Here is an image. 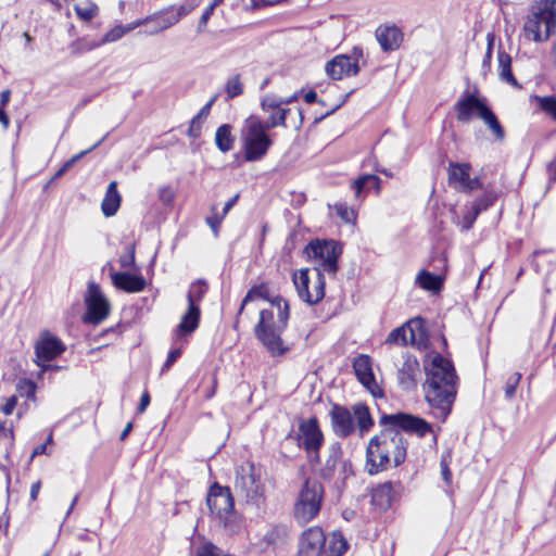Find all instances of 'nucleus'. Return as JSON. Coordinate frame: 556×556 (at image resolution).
I'll return each instance as SVG.
<instances>
[{
  "instance_id": "50",
  "label": "nucleus",
  "mask_w": 556,
  "mask_h": 556,
  "mask_svg": "<svg viewBox=\"0 0 556 556\" xmlns=\"http://www.w3.org/2000/svg\"><path fill=\"white\" fill-rule=\"evenodd\" d=\"M520 380H521L520 372H515L511 376H509V378L507 379L506 384H505V397L507 400H510L515 396L516 389H517Z\"/></svg>"
},
{
  "instance_id": "14",
  "label": "nucleus",
  "mask_w": 556,
  "mask_h": 556,
  "mask_svg": "<svg viewBox=\"0 0 556 556\" xmlns=\"http://www.w3.org/2000/svg\"><path fill=\"white\" fill-rule=\"evenodd\" d=\"M86 317L85 321L91 324H100L110 313V303L101 292V289L94 282L88 286V295L86 298Z\"/></svg>"
},
{
  "instance_id": "18",
  "label": "nucleus",
  "mask_w": 556,
  "mask_h": 556,
  "mask_svg": "<svg viewBox=\"0 0 556 556\" xmlns=\"http://www.w3.org/2000/svg\"><path fill=\"white\" fill-rule=\"evenodd\" d=\"M65 350L63 343L56 338L52 336L43 337L36 344V356L39 359L38 365L42 368V371L52 369L56 370L59 367L52 365H45L43 362H50Z\"/></svg>"
},
{
  "instance_id": "22",
  "label": "nucleus",
  "mask_w": 556,
  "mask_h": 556,
  "mask_svg": "<svg viewBox=\"0 0 556 556\" xmlns=\"http://www.w3.org/2000/svg\"><path fill=\"white\" fill-rule=\"evenodd\" d=\"M420 374V366L417 358L406 355L402 366L397 370V381L403 390H412L417 384V376Z\"/></svg>"
},
{
  "instance_id": "44",
  "label": "nucleus",
  "mask_w": 556,
  "mask_h": 556,
  "mask_svg": "<svg viewBox=\"0 0 556 556\" xmlns=\"http://www.w3.org/2000/svg\"><path fill=\"white\" fill-rule=\"evenodd\" d=\"M225 90L229 99L240 96L243 92V84L240 79V75L237 74L229 78L226 83Z\"/></svg>"
},
{
  "instance_id": "19",
  "label": "nucleus",
  "mask_w": 556,
  "mask_h": 556,
  "mask_svg": "<svg viewBox=\"0 0 556 556\" xmlns=\"http://www.w3.org/2000/svg\"><path fill=\"white\" fill-rule=\"evenodd\" d=\"M326 536L318 527H312L303 532L299 543V556H321Z\"/></svg>"
},
{
  "instance_id": "7",
  "label": "nucleus",
  "mask_w": 556,
  "mask_h": 556,
  "mask_svg": "<svg viewBox=\"0 0 556 556\" xmlns=\"http://www.w3.org/2000/svg\"><path fill=\"white\" fill-rule=\"evenodd\" d=\"M206 504L210 511L215 515L224 527L231 533L240 529V520L235 510L233 496L230 489L214 483L207 493Z\"/></svg>"
},
{
  "instance_id": "20",
  "label": "nucleus",
  "mask_w": 556,
  "mask_h": 556,
  "mask_svg": "<svg viewBox=\"0 0 556 556\" xmlns=\"http://www.w3.org/2000/svg\"><path fill=\"white\" fill-rule=\"evenodd\" d=\"M488 108L483 100L469 92L464 93L455 104L457 119L463 123L469 122L473 115L480 117Z\"/></svg>"
},
{
  "instance_id": "39",
  "label": "nucleus",
  "mask_w": 556,
  "mask_h": 556,
  "mask_svg": "<svg viewBox=\"0 0 556 556\" xmlns=\"http://www.w3.org/2000/svg\"><path fill=\"white\" fill-rule=\"evenodd\" d=\"M200 1L198 0H187L185 3L178 7H168V11H170V15L175 18V23L177 24L181 17L188 15L194 8L199 5Z\"/></svg>"
},
{
  "instance_id": "46",
  "label": "nucleus",
  "mask_w": 556,
  "mask_h": 556,
  "mask_svg": "<svg viewBox=\"0 0 556 556\" xmlns=\"http://www.w3.org/2000/svg\"><path fill=\"white\" fill-rule=\"evenodd\" d=\"M333 208L336 210L337 215L344 223H352L355 220V217H356L355 211L352 207H349L346 203H343V202L336 203L333 205Z\"/></svg>"
},
{
  "instance_id": "33",
  "label": "nucleus",
  "mask_w": 556,
  "mask_h": 556,
  "mask_svg": "<svg viewBox=\"0 0 556 556\" xmlns=\"http://www.w3.org/2000/svg\"><path fill=\"white\" fill-rule=\"evenodd\" d=\"M408 342H415V333L410 328V323H407L401 327L393 329L387 337V344H403L406 345Z\"/></svg>"
},
{
  "instance_id": "32",
  "label": "nucleus",
  "mask_w": 556,
  "mask_h": 556,
  "mask_svg": "<svg viewBox=\"0 0 556 556\" xmlns=\"http://www.w3.org/2000/svg\"><path fill=\"white\" fill-rule=\"evenodd\" d=\"M498 76L502 81H505L514 87L518 86V83L511 72V56L504 50H498Z\"/></svg>"
},
{
  "instance_id": "35",
  "label": "nucleus",
  "mask_w": 556,
  "mask_h": 556,
  "mask_svg": "<svg viewBox=\"0 0 556 556\" xmlns=\"http://www.w3.org/2000/svg\"><path fill=\"white\" fill-rule=\"evenodd\" d=\"M483 121L485 126L489 128V130L494 136V139L497 141H503L505 139V130L504 127L501 125L497 116L494 114V112L488 108L484 109V112L479 117Z\"/></svg>"
},
{
  "instance_id": "57",
  "label": "nucleus",
  "mask_w": 556,
  "mask_h": 556,
  "mask_svg": "<svg viewBox=\"0 0 556 556\" xmlns=\"http://www.w3.org/2000/svg\"><path fill=\"white\" fill-rule=\"evenodd\" d=\"M479 212L476 211L471 205L468 207L467 212L464 215V227L469 229L472 227L475 220L479 216Z\"/></svg>"
},
{
  "instance_id": "43",
  "label": "nucleus",
  "mask_w": 556,
  "mask_h": 556,
  "mask_svg": "<svg viewBox=\"0 0 556 556\" xmlns=\"http://www.w3.org/2000/svg\"><path fill=\"white\" fill-rule=\"evenodd\" d=\"M206 291H207V285L204 281H198V282L192 283V286L190 287V290L188 292V295H187L188 304L189 305H191V303L198 304V302H200L202 300V298L206 293Z\"/></svg>"
},
{
  "instance_id": "64",
  "label": "nucleus",
  "mask_w": 556,
  "mask_h": 556,
  "mask_svg": "<svg viewBox=\"0 0 556 556\" xmlns=\"http://www.w3.org/2000/svg\"><path fill=\"white\" fill-rule=\"evenodd\" d=\"M139 26H146L147 27V24H146V22H143V18L137 20L135 22H131V23L123 26V28L125 30V34H128V33L132 31L134 29H136Z\"/></svg>"
},
{
  "instance_id": "58",
  "label": "nucleus",
  "mask_w": 556,
  "mask_h": 556,
  "mask_svg": "<svg viewBox=\"0 0 556 556\" xmlns=\"http://www.w3.org/2000/svg\"><path fill=\"white\" fill-rule=\"evenodd\" d=\"M17 405V397L15 395H12L10 397L7 399L5 403L0 407V410L9 416L13 413V410L15 409Z\"/></svg>"
},
{
  "instance_id": "56",
  "label": "nucleus",
  "mask_w": 556,
  "mask_h": 556,
  "mask_svg": "<svg viewBox=\"0 0 556 556\" xmlns=\"http://www.w3.org/2000/svg\"><path fill=\"white\" fill-rule=\"evenodd\" d=\"M212 211H213V214L211 216L206 217V224L211 227L214 236L217 237L218 228L222 224V220L224 219V216L223 215L218 216L217 213L215 212V207H213Z\"/></svg>"
},
{
  "instance_id": "5",
  "label": "nucleus",
  "mask_w": 556,
  "mask_h": 556,
  "mask_svg": "<svg viewBox=\"0 0 556 556\" xmlns=\"http://www.w3.org/2000/svg\"><path fill=\"white\" fill-rule=\"evenodd\" d=\"M525 37L535 42L547 41L556 34V0H540L530 10L523 24Z\"/></svg>"
},
{
  "instance_id": "40",
  "label": "nucleus",
  "mask_w": 556,
  "mask_h": 556,
  "mask_svg": "<svg viewBox=\"0 0 556 556\" xmlns=\"http://www.w3.org/2000/svg\"><path fill=\"white\" fill-rule=\"evenodd\" d=\"M290 110L271 111L266 122H263V126L267 130L275 127H287L286 119Z\"/></svg>"
},
{
  "instance_id": "34",
  "label": "nucleus",
  "mask_w": 556,
  "mask_h": 556,
  "mask_svg": "<svg viewBox=\"0 0 556 556\" xmlns=\"http://www.w3.org/2000/svg\"><path fill=\"white\" fill-rule=\"evenodd\" d=\"M231 129L229 124H223L215 132V144L223 153L229 152L233 148L235 137Z\"/></svg>"
},
{
  "instance_id": "62",
  "label": "nucleus",
  "mask_w": 556,
  "mask_h": 556,
  "mask_svg": "<svg viewBox=\"0 0 556 556\" xmlns=\"http://www.w3.org/2000/svg\"><path fill=\"white\" fill-rule=\"evenodd\" d=\"M159 197L163 203L169 204L174 200V192L170 188L164 187L160 190Z\"/></svg>"
},
{
  "instance_id": "51",
  "label": "nucleus",
  "mask_w": 556,
  "mask_h": 556,
  "mask_svg": "<svg viewBox=\"0 0 556 556\" xmlns=\"http://www.w3.org/2000/svg\"><path fill=\"white\" fill-rule=\"evenodd\" d=\"M283 529L280 527L270 528L267 533L264 535V542L267 545H277L282 541Z\"/></svg>"
},
{
  "instance_id": "37",
  "label": "nucleus",
  "mask_w": 556,
  "mask_h": 556,
  "mask_svg": "<svg viewBox=\"0 0 556 556\" xmlns=\"http://www.w3.org/2000/svg\"><path fill=\"white\" fill-rule=\"evenodd\" d=\"M275 296H271L270 294V291H269V288L267 285L265 283H261L258 286H253L247 293V295L244 296L242 303H241V306H240V309H239V315L242 314L245 305L249 303V302H252L256 299H262V300H265V301H268L270 304H271V300L274 299Z\"/></svg>"
},
{
  "instance_id": "27",
  "label": "nucleus",
  "mask_w": 556,
  "mask_h": 556,
  "mask_svg": "<svg viewBox=\"0 0 556 556\" xmlns=\"http://www.w3.org/2000/svg\"><path fill=\"white\" fill-rule=\"evenodd\" d=\"M380 184L381 179L378 176L366 174L355 179L351 188L354 190L355 199L359 200L363 199L370 189H375L379 193L381 189Z\"/></svg>"
},
{
  "instance_id": "11",
  "label": "nucleus",
  "mask_w": 556,
  "mask_h": 556,
  "mask_svg": "<svg viewBox=\"0 0 556 556\" xmlns=\"http://www.w3.org/2000/svg\"><path fill=\"white\" fill-rule=\"evenodd\" d=\"M235 492L247 504L260 505L263 497V484L253 464L247 463L237 468Z\"/></svg>"
},
{
  "instance_id": "53",
  "label": "nucleus",
  "mask_w": 556,
  "mask_h": 556,
  "mask_svg": "<svg viewBox=\"0 0 556 556\" xmlns=\"http://www.w3.org/2000/svg\"><path fill=\"white\" fill-rule=\"evenodd\" d=\"M106 136H104L102 139H100L98 142H96L91 148L81 151L78 154H75L70 160H67L62 166L63 170H68L77 161H79L83 156H85L87 153L92 151L93 149L98 148L105 139Z\"/></svg>"
},
{
  "instance_id": "47",
  "label": "nucleus",
  "mask_w": 556,
  "mask_h": 556,
  "mask_svg": "<svg viewBox=\"0 0 556 556\" xmlns=\"http://www.w3.org/2000/svg\"><path fill=\"white\" fill-rule=\"evenodd\" d=\"M75 12L79 18L90 21L98 14V7L94 3H88L85 7L76 4Z\"/></svg>"
},
{
  "instance_id": "24",
  "label": "nucleus",
  "mask_w": 556,
  "mask_h": 556,
  "mask_svg": "<svg viewBox=\"0 0 556 556\" xmlns=\"http://www.w3.org/2000/svg\"><path fill=\"white\" fill-rule=\"evenodd\" d=\"M143 22L147 24L143 30L146 35H156L176 24L167 8L144 17Z\"/></svg>"
},
{
  "instance_id": "4",
  "label": "nucleus",
  "mask_w": 556,
  "mask_h": 556,
  "mask_svg": "<svg viewBox=\"0 0 556 556\" xmlns=\"http://www.w3.org/2000/svg\"><path fill=\"white\" fill-rule=\"evenodd\" d=\"M331 427L336 435L346 438L355 430L364 437L374 426V419L367 405L358 403L348 407L334 404L329 412Z\"/></svg>"
},
{
  "instance_id": "15",
  "label": "nucleus",
  "mask_w": 556,
  "mask_h": 556,
  "mask_svg": "<svg viewBox=\"0 0 556 556\" xmlns=\"http://www.w3.org/2000/svg\"><path fill=\"white\" fill-rule=\"evenodd\" d=\"M380 422L400 428L408 433H415L418 437H425L432 430L430 424L425 419L405 413L383 415Z\"/></svg>"
},
{
  "instance_id": "63",
  "label": "nucleus",
  "mask_w": 556,
  "mask_h": 556,
  "mask_svg": "<svg viewBox=\"0 0 556 556\" xmlns=\"http://www.w3.org/2000/svg\"><path fill=\"white\" fill-rule=\"evenodd\" d=\"M149 404H150V394L148 391H144L141 395L140 403L137 408L138 413L142 414L147 409Z\"/></svg>"
},
{
  "instance_id": "29",
  "label": "nucleus",
  "mask_w": 556,
  "mask_h": 556,
  "mask_svg": "<svg viewBox=\"0 0 556 556\" xmlns=\"http://www.w3.org/2000/svg\"><path fill=\"white\" fill-rule=\"evenodd\" d=\"M121 206V195L117 191V182L111 181L108 186L101 210L104 216L111 217L116 214Z\"/></svg>"
},
{
  "instance_id": "30",
  "label": "nucleus",
  "mask_w": 556,
  "mask_h": 556,
  "mask_svg": "<svg viewBox=\"0 0 556 556\" xmlns=\"http://www.w3.org/2000/svg\"><path fill=\"white\" fill-rule=\"evenodd\" d=\"M200 320V307L198 304L189 305L187 313L182 316L177 333L179 334H187L193 332L198 326Z\"/></svg>"
},
{
  "instance_id": "36",
  "label": "nucleus",
  "mask_w": 556,
  "mask_h": 556,
  "mask_svg": "<svg viewBox=\"0 0 556 556\" xmlns=\"http://www.w3.org/2000/svg\"><path fill=\"white\" fill-rule=\"evenodd\" d=\"M217 96H214L200 111L199 113L191 119L188 136L191 138H198L201 135V127L203 121L208 116L210 111L214 102L216 101Z\"/></svg>"
},
{
  "instance_id": "48",
  "label": "nucleus",
  "mask_w": 556,
  "mask_h": 556,
  "mask_svg": "<svg viewBox=\"0 0 556 556\" xmlns=\"http://www.w3.org/2000/svg\"><path fill=\"white\" fill-rule=\"evenodd\" d=\"M16 391L21 396H26L28 399L34 397L36 392V384L34 381L29 379H20L16 383Z\"/></svg>"
},
{
  "instance_id": "16",
  "label": "nucleus",
  "mask_w": 556,
  "mask_h": 556,
  "mask_svg": "<svg viewBox=\"0 0 556 556\" xmlns=\"http://www.w3.org/2000/svg\"><path fill=\"white\" fill-rule=\"evenodd\" d=\"M339 466L340 476L342 480H345L352 473V465L348 460H342L341 445L334 442L328 448V457L320 468V477L325 480L332 479Z\"/></svg>"
},
{
  "instance_id": "9",
  "label": "nucleus",
  "mask_w": 556,
  "mask_h": 556,
  "mask_svg": "<svg viewBox=\"0 0 556 556\" xmlns=\"http://www.w3.org/2000/svg\"><path fill=\"white\" fill-rule=\"evenodd\" d=\"M324 486L315 479H307L302 485L294 506V517L300 523L314 519L321 507Z\"/></svg>"
},
{
  "instance_id": "12",
  "label": "nucleus",
  "mask_w": 556,
  "mask_h": 556,
  "mask_svg": "<svg viewBox=\"0 0 556 556\" xmlns=\"http://www.w3.org/2000/svg\"><path fill=\"white\" fill-rule=\"evenodd\" d=\"M324 435L316 418L302 421L299 426V445L308 454L311 462H319V448Z\"/></svg>"
},
{
  "instance_id": "21",
  "label": "nucleus",
  "mask_w": 556,
  "mask_h": 556,
  "mask_svg": "<svg viewBox=\"0 0 556 556\" xmlns=\"http://www.w3.org/2000/svg\"><path fill=\"white\" fill-rule=\"evenodd\" d=\"M325 71L327 75L334 80L342 79L344 76H354L359 72L357 60L351 56L340 54L326 63Z\"/></svg>"
},
{
  "instance_id": "28",
  "label": "nucleus",
  "mask_w": 556,
  "mask_h": 556,
  "mask_svg": "<svg viewBox=\"0 0 556 556\" xmlns=\"http://www.w3.org/2000/svg\"><path fill=\"white\" fill-rule=\"evenodd\" d=\"M444 283V277L440 275H434L426 269H421L416 278L415 285L421 288L422 290L439 293Z\"/></svg>"
},
{
  "instance_id": "55",
  "label": "nucleus",
  "mask_w": 556,
  "mask_h": 556,
  "mask_svg": "<svg viewBox=\"0 0 556 556\" xmlns=\"http://www.w3.org/2000/svg\"><path fill=\"white\" fill-rule=\"evenodd\" d=\"M119 264L122 268H129L135 265V245L127 247L126 252L119 256Z\"/></svg>"
},
{
  "instance_id": "54",
  "label": "nucleus",
  "mask_w": 556,
  "mask_h": 556,
  "mask_svg": "<svg viewBox=\"0 0 556 556\" xmlns=\"http://www.w3.org/2000/svg\"><path fill=\"white\" fill-rule=\"evenodd\" d=\"M106 136H104L102 139H100L98 142H96L91 148L81 151L78 154H75L70 160H67L62 166L63 170H68L77 161H79L83 156H85L87 153L92 151L93 149L98 148L105 139Z\"/></svg>"
},
{
  "instance_id": "8",
  "label": "nucleus",
  "mask_w": 556,
  "mask_h": 556,
  "mask_svg": "<svg viewBox=\"0 0 556 556\" xmlns=\"http://www.w3.org/2000/svg\"><path fill=\"white\" fill-rule=\"evenodd\" d=\"M305 252L309 258H313L315 266L313 270L319 271L325 276L328 274L336 277L339 269V257L342 253V248L333 240H313L306 248Z\"/></svg>"
},
{
  "instance_id": "42",
  "label": "nucleus",
  "mask_w": 556,
  "mask_h": 556,
  "mask_svg": "<svg viewBox=\"0 0 556 556\" xmlns=\"http://www.w3.org/2000/svg\"><path fill=\"white\" fill-rule=\"evenodd\" d=\"M496 193L494 191H486L481 197L477 198L472 203L471 206L478 211L479 213L488 210L490 206L494 204L496 201Z\"/></svg>"
},
{
  "instance_id": "38",
  "label": "nucleus",
  "mask_w": 556,
  "mask_h": 556,
  "mask_svg": "<svg viewBox=\"0 0 556 556\" xmlns=\"http://www.w3.org/2000/svg\"><path fill=\"white\" fill-rule=\"evenodd\" d=\"M13 431L7 428L3 424H0V456L7 458L13 446Z\"/></svg>"
},
{
  "instance_id": "1",
  "label": "nucleus",
  "mask_w": 556,
  "mask_h": 556,
  "mask_svg": "<svg viewBox=\"0 0 556 556\" xmlns=\"http://www.w3.org/2000/svg\"><path fill=\"white\" fill-rule=\"evenodd\" d=\"M426 381L425 399L437 410V416L445 419L450 414L457 393L454 365L451 361L435 353L425 361Z\"/></svg>"
},
{
  "instance_id": "60",
  "label": "nucleus",
  "mask_w": 556,
  "mask_h": 556,
  "mask_svg": "<svg viewBox=\"0 0 556 556\" xmlns=\"http://www.w3.org/2000/svg\"><path fill=\"white\" fill-rule=\"evenodd\" d=\"M214 10L215 9H213L210 5L205 9V11L203 12L202 16L200 17V21H199V24H198V31L199 33L204 31L210 17L214 13Z\"/></svg>"
},
{
  "instance_id": "52",
  "label": "nucleus",
  "mask_w": 556,
  "mask_h": 556,
  "mask_svg": "<svg viewBox=\"0 0 556 556\" xmlns=\"http://www.w3.org/2000/svg\"><path fill=\"white\" fill-rule=\"evenodd\" d=\"M197 556H231L229 554L224 553L219 547L212 543H205L202 545L198 552Z\"/></svg>"
},
{
  "instance_id": "6",
  "label": "nucleus",
  "mask_w": 556,
  "mask_h": 556,
  "mask_svg": "<svg viewBox=\"0 0 556 556\" xmlns=\"http://www.w3.org/2000/svg\"><path fill=\"white\" fill-rule=\"evenodd\" d=\"M267 131L258 116L251 115L243 122L240 143L247 162H257L266 156L274 143Z\"/></svg>"
},
{
  "instance_id": "13",
  "label": "nucleus",
  "mask_w": 556,
  "mask_h": 556,
  "mask_svg": "<svg viewBox=\"0 0 556 556\" xmlns=\"http://www.w3.org/2000/svg\"><path fill=\"white\" fill-rule=\"evenodd\" d=\"M471 165L469 163L450 162L447 174L448 184L455 190L464 193H470L482 188V181L479 177H470Z\"/></svg>"
},
{
  "instance_id": "41",
  "label": "nucleus",
  "mask_w": 556,
  "mask_h": 556,
  "mask_svg": "<svg viewBox=\"0 0 556 556\" xmlns=\"http://www.w3.org/2000/svg\"><path fill=\"white\" fill-rule=\"evenodd\" d=\"M124 35H125V30H124V28H123V25H117V26L113 27L111 30H109V31L103 36V38L101 39V41H99V42H92V43L88 45L86 48H87L88 50H90V49L97 48V47H99L100 45H103V43H109V42L117 41V40H118V39H121Z\"/></svg>"
},
{
  "instance_id": "23",
  "label": "nucleus",
  "mask_w": 556,
  "mask_h": 556,
  "mask_svg": "<svg viewBox=\"0 0 556 556\" xmlns=\"http://www.w3.org/2000/svg\"><path fill=\"white\" fill-rule=\"evenodd\" d=\"M113 285L125 292L136 293L144 290L146 279L140 275H134L129 273H112L111 274Z\"/></svg>"
},
{
  "instance_id": "31",
  "label": "nucleus",
  "mask_w": 556,
  "mask_h": 556,
  "mask_svg": "<svg viewBox=\"0 0 556 556\" xmlns=\"http://www.w3.org/2000/svg\"><path fill=\"white\" fill-rule=\"evenodd\" d=\"M349 544L340 532H332L326 538L324 554L326 556H343L348 551Z\"/></svg>"
},
{
  "instance_id": "3",
  "label": "nucleus",
  "mask_w": 556,
  "mask_h": 556,
  "mask_svg": "<svg viewBox=\"0 0 556 556\" xmlns=\"http://www.w3.org/2000/svg\"><path fill=\"white\" fill-rule=\"evenodd\" d=\"M407 441L402 433L386 429L372 437L366 450V468L369 475L381 472L390 466H400L406 457Z\"/></svg>"
},
{
  "instance_id": "25",
  "label": "nucleus",
  "mask_w": 556,
  "mask_h": 556,
  "mask_svg": "<svg viewBox=\"0 0 556 556\" xmlns=\"http://www.w3.org/2000/svg\"><path fill=\"white\" fill-rule=\"evenodd\" d=\"M376 38L383 51L397 49L403 40V34L396 26L378 27Z\"/></svg>"
},
{
  "instance_id": "17",
  "label": "nucleus",
  "mask_w": 556,
  "mask_h": 556,
  "mask_svg": "<svg viewBox=\"0 0 556 556\" xmlns=\"http://www.w3.org/2000/svg\"><path fill=\"white\" fill-rule=\"evenodd\" d=\"M353 369L358 381L370 392L374 397H382L383 390L375 379L371 358L366 354H359L353 361Z\"/></svg>"
},
{
  "instance_id": "49",
  "label": "nucleus",
  "mask_w": 556,
  "mask_h": 556,
  "mask_svg": "<svg viewBox=\"0 0 556 556\" xmlns=\"http://www.w3.org/2000/svg\"><path fill=\"white\" fill-rule=\"evenodd\" d=\"M280 97L267 94L262 99L261 106L265 112L283 110Z\"/></svg>"
},
{
  "instance_id": "2",
  "label": "nucleus",
  "mask_w": 556,
  "mask_h": 556,
  "mask_svg": "<svg viewBox=\"0 0 556 556\" xmlns=\"http://www.w3.org/2000/svg\"><path fill=\"white\" fill-rule=\"evenodd\" d=\"M289 316V304L280 295L271 300V308L260 312V319L254 328L255 337L271 356H280L287 351L281 334L287 328Z\"/></svg>"
},
{
  "instance_id": "26",
  "label": "nucleus",
  "mask_w": 556,
  "mask_h": 556,
  "mask_svg": "<svg viewBox=\"0 0 556 556\" xmlns=\"http://www.w3.org/2000/svg\"><path fill=\"white\" fill-rule=\"evenodd\" d=\"M395 484L391 481L378 484L372 489L371 503L380 510L388 509L395 497Z\"/></svg>"
},
{
  "instance_id": "59",
  "label": "nucleus",
  "mask_w": 556,
  "mask_h": 556,
  "mask_svg": "<svg viewBox=\"0 0 556 556\" xmlns=\"http://www.w3.org/2000/svg\"><path fill=\"white\" fill-rule=\"evenodd\" d=\"M440 467H441V475H442L443 480L445 481L446 484H451L452 483V472L450 470L448 463H447L445 456H443L441 458Z\"/></svg>"
},
{
  "instance_id": "10",
  "label": "nucleus",
  "mask_w": 556,
  "mask_h": 556,
  "mask_svg": "<svg viewBox=\"0 0 556 556\" xmlns=\"http://www.w3.org/2000/svg\"><path fill=\"white\" fill-rule=\"evenodd\" d=\"M299 298L308 305L318 304L325 296V276L319 271L313 270L312 275L308 268L295 270L292 275Z\"/></svg>"
},
{
  "instance_id": "45",
  "label": "nucleus",
  "mask_w": 556,
  "mask_h": 556,
  "mask_svg": "<svg viewBox=\"0 0 556 556\" xmlns=\"http://www.w3.org/2000/svg\"><path fill=\"white\" fill-rule=\"evenodd\" d=\"M536 101L540 109L556 121V97H536Z\"/></svg>"
},
{
  "instance_id": "61",
  "label": "nucleus",
  "mask_w": 556,
  "mask_h": 556,
  "mask_svg": "<svg viewBox=\"0 0 556 556\" xmlns=\"http://www.w3.org/2000/svg\"><path fill=\"white\" fill-rule=\"evenodd\" d=\"M181 355L180 349H174L168 353L167 359L163 365L162 371L167 370L170 368V366L178 359V357Z\"/></svg>"
}]
</instances>
